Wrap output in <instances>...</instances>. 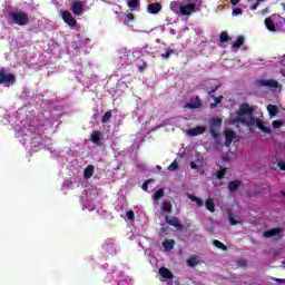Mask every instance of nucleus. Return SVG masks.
Wrapping results in <instances>:
<instances>
[{
	"instance_id": "1",
	"label": "nucleus",
	"mask_w": 285,
	"mask_h": 285,
	"mask_svg": "<svg viewBox=\"0 0 285 285\" xmlns=\"http://www.w3.org/2000/svg\"><path fill=\"white\" fill-rule=\"evenodd\" d=\"M255 115V108H253L250 105L244 102L239 106L238 112H237V121H240V124H245L246 126H256L262 132H266V135H271L273 130L269 127H266L264 125V121L261 119H255L253 117Z\"/></svg>"
},
{
	"instance_id": "2",
	"label": "nucleus",
	"mask_w": 285,
	"mask_h": 285,
	"mask_svg": "<svg viewBox=\"0 0 285 285\" xmlns=\"http://www.w3.org/2000/svg\"><path fill=\"white\" fill-rule=\"evenodd\" d=\"M196 0H183V3L178 1L170 2V9L174 14H178L180 17H190V14H195L197 12Z\"/></svg>"
},
{
	"instance_id": "3",
	"label": "nucleus",
	"mask_w": 285,
	"mask_h": 285,
	"mask_svg": "<svg viewBox=\"0 0 285 285\" xmlns=\"http://www.w3.org/2000/svg\"><path fill=\"white\" fill-rule=\"evenodd\" d=\"M11 21L16 23V26H28L30 23V16L23 11L12 12Z\"/></svg>"
},
{
	"instance_id": "4",
	"label": "nucleus",
	"mask_w": 285,
	"mask_h": 285,
	"mask_svg": "<svg viewBox=\"0 0 285 285\" xmlns=\"http://www.w3.org/2000/svg\"><path fill=\"white\" fill-rule=\"evenodd\" d=\"M222 118H213L209 122V132L213 139H219L222 137Z\"/></svg>"
},
{
	"instance_id": "5",
	"label": "nucleus",
	"mask_w": 285,
	"mask_h": 285,
	"mask_svg": "<svg viewBox=\"0 0 285 285\" xmlns=\"http://www.w3.org/2000/svg\"><path fill=\"white\" fill-rule=\"evenodd\" d=\"M17 81V77L13 73H6L4 70H0V83H6L10 87Z\"/></svg>"
},
{
	"instance_id": "6",
	"label": "nucleus",
	"mask_w": 285,
	"mask_h": 285,
	"mask_svg": "<svg viewBox=\"0 0 285 285\" xmlns=\"http://www.w3.org/2000/svg\"><path fill=\"white\" fill-rule=\"evenodd\" d=\"M90 142L95 144L98 148H101L104 146V132L100 130H95L90 135Z\"/></svg>"
},
{
	"instance_id": "7",
	"label": "nucleus",
	"mask_w": 285,
	"mask_h": 285,
	"mask_svg": "<svg viewBox=\"0 0 285 285\" xmlns=\"http://www.w3.org/2000/svg\"><path fill=\"white\" fill-rule=\"evenodd\" d=\"M165 222L169 226H174V228H177V230H184V225L181 224V222H179V218L175 216H166Z\"/></svg>"
},
{
	"instance_id": "8",
	"label": "nucleus",
	"mask_w": 285,
	"mask_h": 285,
	"mask_svg": "<svg viewBox=\"0 0 285 285\" xmlns=\"http://www.w3.org/2000/svg\"><path fill=\"white\" fill-rule=\"evenodd\" d=\"M62 20L65 21V23H67V26H70L71 28H75V26H77V19H75V17H72V13H70L69 11H62Z\"/></svg>"
},
{
	"instance_id": "9",
	"label": "nucleus",
	"mask_w": 285,
	"mask_h": 285,
	"mask_svg": "<svg viewBox=\"0 0 285 285\" xmlns=\"http://www.w3.org/2000/svg\"><path fill=\"white\" fill-rule=\"evenodd\" d=\"M71 11L76 14V17H81V14H83V2L73 1L71 4Z\"/></svg>"
},
{
	"instance_id": "10",
	"label": "nucleus",
	"mask_w": 285,
	"mask_h": 285,
	"mask_svg": "<svg viewBox=\"0 0 285 285\" xmlns=\"http://www.w3.org/2000/svg\"><path fill=\"white\" fill-rule=\"evenodd\" d=\"M204 132H206L205 126H197V127L187 129V135H189V137H198V135H204Z\"/></svg>"
},
{
	"instance_id": "11",
	"label": "nucleus",
	"mask_w": 285,
	"mask_h": 285,
	"mask_svg": "<svg viewBox=\"0 0 285 285\" xmlns=\"http://www.w3.org/2000/svg\"><path fill=\"white\" fill-rule=\"evenodd\" d=\"M233 139H235V131H233V129H225L226 148H230V145L233 144Z\"/></svg>"
},
{
	"instance_id": "12",
	"label": "nucleus",
	"mask_w": 285,
	"mask_h": 285,
	"mask_svg": "<svg viewBox=\"0 0 285 285\" xmlns=\"http://www.w3.org/2000/svg\"><path fill=\"white\" fill-rule=\"evenodd\" d=\"M203 106L202 99L199 96H196L194 102H187L185 108H189V110H197Z\"/></svg>"
},
{
	"instance_id": "13",
	"label": "nucleus",
	"mask_w": 285,
	"mask_h": 285,
	"mask_svg": "<svg viewBox=\"0 0 285 285\" xmlns=\"http://www.w3.org/2000/svg\"><path fill=\"white\" fill-rule=\"evenodd\" d=\"M275 16H269L265 19V26L269 32H277V28H275Z\"/></svg>"
},
{
	"instance_id": "14",
	"label": "nucleus",
	"mask_w": 285,
	"mask_h": 285,
	"mask_svg": "<svg viewBox=\"0 0 285 285\" xmlns=\"http://www.w3.org/2000/svg\"><path fill=\"white\" fill-rule=\"evenodd\" d=\"M148 12H150V14H159V12H161V3L159 2L150 3L148 6Z\"/></svg>"
},
{
	"instance_id": "15",
	"label": "nucleus",
	"mask_w": 285,
	"mask_h": 285,
	"mask_svg": "<svg viewBox=\"0 0 285 285\" xmlns=\"http://www.w3.org/2000/svg\"><path fill=\"white\" fill-rule=\"evenodd\" d=\"M259 86H268L269 88H279L277 80H258Z\"/></svg>"
},
{
	"instance_id": "16",
	"label": "nucleus",
	"mask_w": 285,
	"mask_h": 285,
	"mask_svg": "<svg viewBox=\"0 0 285 285\" xmlns=\"http://www.w3.org/2000/svg\"><path fill=\"white\" fill-rule=\"evenodd\" d=\"M282 233V228H272L269 230L264 232V237L271 238L275 237V235H279Z\"/></svg>"
},
{
	"instance_id": "17",
	"label": "nucleus",
	"mask_w": 285,
	"mask_h": 285,
	"mask_svg": "<svg viewBox=\"0 0 285 285\" xmlns=\"http://www.w3.org/2000/svg\"><path fill=\"white\" fill-rule=\"evenodd\" d=\"M159 275L163 276L164 279H173V273L166 267L159 268Z\"/></svg>"
},
{
	"instance_id": "18",
	"label": "nucleus",
	"mask_w": 285,
	"mask_h": 285,
	"mask_svg": "<svg viewBox=\"0 0 285 285\" xmlns=\"http://www.w3.org/2000/svg\"><path fill=\"white\" fill-rule=\"evenodd\" d=\"M95 175V166L94 165H88L87 168L83 170V177L86 179H90Z\"/></svg>"
},
{
	"instance_id": "19",
	"label": "nucleus",
	"mask_w": 285,
	"mask_h": 285,
	"mask_svg": "<svg viewBox=\"0 0 285 285\" xmlns=\"http://www.w3.org/2000/svg\"><path fill=\"white\" fill-rule=\"evenodd\" d=\"M205 208L209 210V213H215V200L213 198H207L205 202Z\"/></svg>"
},
{
	"instance_id": "20",
	"label": "nucleus",
	"mask_w": 285,
	"mask_h": 285,
	"mask_svg": "<svg viewBox=\"0 0 285 285\" xmlns=\"http://www.w3.org/2000/svg\"><path fill=\"white\" fill-rule=\"evenodd\" d=\"M163 247L165 248V250H173V248H175V240L174 239H165L163 242Z\"/></svg>"
},
{
	"instance_id": "21",
	"label": "nucleus",
	"mask_w": 285,
	"mask_h": 285,
	"mask_svg": "<svg viewBox=\"0 0 285 285\" xmlns=\"http://www.w3.org/2000/svg\"><path fill=\"white\" fill-rule=\"evenodd\" d=\"M239 186H242V181L239 180H230L228 183V189L230 190V193H235V190H237Z\"/></svg>"
},
{
	"instance_id": "22",
	"label": "nucleus",
	"mask_w": 285,
	"mask_h": 285,
	"mask_svg": "<svg viewBox=\"0 0 285 285\" xmlns=\"http://www.w3.org/2000/svg\"><path fill=\"white\" fill-rule=\"evenodd\" d=\"M267 110L269 112V117H276L277 112H279V108L275 105H268Z\"/></svg>"
},
{
	"instance_id": "23",
	"label": "nucleus",
	"mask_w": 285,
	"mask_h": 285,
	"mask_svg": "<svg viewBox=\"0 0 285 285\" xmlns=\"http://www.w3.org/2000/svg\"><path fill=\"white\" fill-rule=\"evenodd\" d=\"M188 197L196 203L197 206L202 207L204 206V200H202V198L193 195V194H189Z\"/></svg>"
},
{
	"instance_id": "24",
	"label": "nucleus",
	"mask_w": 285,
	"mask_h": 285,
	"mask_svg": "<svg viewBox=\"0 0 285 285\" xmlns=\"http://www.w3.org/2000/svg\"><path fill=\"white\" fill-rule=\"evenodd\" d=\"M244 36H238L237 41H235L232 46L233 48H242L244 46Z\"/></svg>"
},
{
	"instance_id": "25",
	"label": "nucleus",
	"mask_w": 285,
	"mask_h": 285,
	"mask_svg": "<svg viewBox=\"0 0 285 285\" xmlns=\"http://www.w3.org/2000/svg\"><path fill=\"white\" fill-rule=\"evenodd\" d=\"M219 37H220V43H227V41H230V37L226 31H223Z\"/></svg>"
},
{
	"instance_id": "26",
	"label": "nucleus",
	"mask_w": 285,
	"mask_h": 285,
	"mask_svg": "<svg viewBox=\"0 0 285 285\" xmlns=\"http://www.w3.org/2000/svg\"><path fill=\"white\" fill-rule=\"evenodd\" d=\"M214 246H216V248H219L220 250H228V247L217 239L214 240Z\"/></svg>"
},
{
	"instance_id": "27",
	"label": "nucleus",
	"mask_w": 285,
	"mask_h": 285,
	"mask_svg": "<svg viewBox=\"0 0 285 285\" xmlns=\"http://www.w3.org/2000/svg\"><path fill=\"white\" fill-rule=\"evenodd\" d=\"M111 117H112V111H106L105 115L102 116L101 122L108 124Z\"/></svg>"
},
{
	"instance_id": "28",
	"label": "nucleus",
	"mask_w": 285,
	"mask_h": 285,
	"mask_svg": "<svg viewBox=\"0 0 285 285\" xmlns=\"http://www.w3.org/2000/svg\"><path fill=\"white\" fill-rule=\"evenodd\" d=\"M197 257L191 256L187 259V265L190 266L191 268H195L197 266Z\"/></svg>"
},
{
	"instance_id": "29",
	"label": "nucleus",
	"mask_w": 285,
	"mask_h": 285,
	"mask_svg": "<svg viewBox=\"0 0 285 285\" xmlns=\"http://www.w3.org/2000/svg\"><path fill=\"white\" fill-rule=\"evenodd\" d=\"M170 55H175V50L168 48L165 53H161V59H170Z\"/></svg>"
},
{
	"instance_id": "30",
	"label": "nucleus",
	"mask_w": 285,
	"mask_h": 285,
	"mask_svg": "<svg viewBox=\"0 0 285 285\" xmlns=\"http://www.w3.org/2000/svg\"><path fill=\"white\" fill-rule=\"evenodd\" d=\"M179 168V164L177 163V160H174L167 168V170H169L170 173H175V170Z\"/></svg>"
},
{
	"instance_id": "31",
	"label": "nucleus",
	"mask_w": 285,
	"mask_h": 285,
	"mask_svg": "<svg viewBox=\"0 0 285 285\" xmlns=\"http://www.w3.org/2000/svg\"><path fill=\"white\" fill-rule=\"evenodd\" d=\"M225 175H226V167H220L216 174V177L217 179H224Z\"/></svg>"
},
{
	"instance_id": "32",
	"label": "nucleus",
	"mask_w": 285,
	"mask_h": 285,
	"mask_svg": "<svg viewBox=\"0 0 285 285\" xmlns=\"http://www.w3.org/2000/svg\"><path fill=\"white\" fill-rule=\"evenodd\" d=\"M228 219H229L230 226H237V224H239V217L238 219H236L235 217H233V214L228 215Z\"/></svg>"
},
{
	"instance_id": "33",
	"label": "nucleus",
	"mask_w": 285,
	"mask_h": 285,
	"mask_svg": "<svg viewBox=\"0 0 285 285\" xmlns=\"http://www.w3.org/2000/svg\"><path fill=\"white\" fill-rule=\"evenodd\" d=\"M164 196V189H158L155 194H154V202H159V198Z\"/></svg>"
},
{
	"instance_id": "34",
	"label": "nucleus",
	"mask_w": 285,
	"mask_h": 285,
	"mask_svg": "<svg viewBox=\"0 0 285 285\" xmlns=\"http://www.w3.org/2000/svg\"><path fill=\"white\" fill-rule=\"evenodd\" d=\"M272 126H273L274 130H277L278 128H281L282 126H284V121H282V120H274V121L272 122Z\"/></svg>"
},
{
	"instance_id": "35",
	"label": "nucleus",
	"mask_w": 285,
	"mask_h": 285,
	"mask_svg": "<svg viewBox=\"0 0 285 285\" xmlns=\"http://www.w3.org/2000/svg\"><path fill=\"white\" fill-rule=\"evenodd\" d=\"M127 6L128 8H137L139 6V0H129Z\"/></svg>"
},
{
	"instance_id": "36",
	"label": "nucleus",
	"mask_w": 285,
	"mask_h": 285,
	"mask_svg": "<svg viewBox=\"0 0 285 285\" xmlns=\"http://www.w3.org/2000/svg\"><path fill=\"white\" fill-rule=\"evenodd\" d=\"M163 210L165 212V213H170V210H173V207L170 206V203H164V205H163Z\"/></svg>"
},
{
	"instance_id": "37",
	"label": "nucleus",
	"mask_w": 285,
	"mask_h": 285,
	"mask_svg": "<svg viewBox=\"0 0 285 285\" xmlns=\"http://www.w3.org/2000/svg\"><path fill=\"white\" fill-rule=\"evenodd\" d=\"M265 1L266 0H257L256 3L249 7V10H257V8L259 7V3H264Z\"/></svg>"
},
{
	"instance_id": "38",
	"label": "nucleus",
	"mask_w": 285,
	"mask_h": 285,
	"mask_svg": "<svg viewBox=\"0 0 285 285\" xmlns=\"http://www.w3.org/2000/svg\"><path fill=\"white\" fill-rule=\"evenodd\" d=\"M126 216H127V219H129V222H135V212L128 210Z\"/></svg>"
},
{
	"instance_id": "39",
	"label": "nucleus",
	"mask_w": 285,
	"mask_h": 285,
	"mask_svg": "<svg viewBox=\"0 0 285 285\" xmlns=\"http://www.w3.org/2000/svg\"><path fill=\"white\" fill-rule=\"evenodd\" d=\"M238 266H240L242 268H246V266H248V262L244 258L239 259L237 262Z\"/></svg>"
},
{
	"instance_id": "40",
	"label": "nucleus",
	"mask_w": 285,
	"mask_h": 285,
	"mask_svg": "<svg viewBox=\"0 0 285 285\" xmlns=\"http://www.w3.org/2000/svg\"><path fill=\"white\" fill-rule=\"evenodd\" d=\"M148 68V65L146 62H141V65H138L139 72H144Z\"/></svg>"
},
{
	"instance_id": "41",
	"label": "nucleus",
	"mask_w": 285,
	"mask_h": 285,
	"mask_svg": "<svg viewBox=\"0 0 285 285\" xmlns=\"http://www.w3.org/2000/svg\"><path fill=\"white\" fill-rule=\"evenodd\" d=\"M212 99H214L216 105L222 104V99H224V96H219V97L212 96Z\"/></svg>"
},
{
	"instance_id": "42",
	"label": "nucleus",
	"mask_w": 285,
	"mask_h": 285,
	"mask_svg": "<svg viewBox=\"0 0 285 285\" xmlns=\"http://www.w3.org/2000/svg\"><path fill=\"white\" fill-rule=\"evenodd\" d=\"M232 14H233V17H237V14H242V9L240 8L234 9Z\"/></svg>"
},
{
	"instance_id": "43",
	"label": "nucleus",
	"mask_w": 285,
	"mask_h": 285,
	"mask_svg": "<svg viewBox=\"0 0 285 285\" xmlns=\"http://www.w3.org/2000/svg\"><path fill=\"white\" fill-rule=\"evenodd\" d=\"M150 181H153V180H151V179H148V180H146V181L142 184V190L148 191V184H150Z\"/></svg>"
},
{
	"instance_id": "44",
	"label": "nucleus",
	"mask_w": 285,
	"mask_h": 285,
	"mask_svg": "<svg viewBox=\"0 0 285 285\" xmlns=\"http://www.w3.org/2000/svg\"><path fill=\"white\" fill-rule=\"evenodd\" d=\"M126 20H127V21H135V14L128 13V14L126 16Z\"/></svg>"
},
{
	"instance_id": "45",
	"label": "nucleus",
	"mask_w": 285,
	"mask_h": 285,
	"mask_svg": "<svg viewBox=\"0 0 285 285\" xmlns=\"http://www.w3.org/2000/svg\"><path fill=\"white\" fill-rule=\"evenodd\" d=\"M274 281L276 282V284H285V279L282 278H275Z\"/></svg>"
},
{
	"instance_id": "46",
	"label": "nucleus",
	"mask_w": 285,
	"mask_h": 285,
	"mask_svg": "<svg viewBox=\"0 0 285 285\" xmlns=\"http://www.w3.org/2000/svg\"><path fill=\"white\" fill-rule=\"evenodd\" d=\"M189 166L193 170H196L197 168V164L195 161H191Z\"/></svg>"
},
{
	"instance_id": "47",
	"label": "nucleus",
	"mask_w": 285,
	"mask_h": 285,
	"mask_svg": "<svg viewBox=\"0 0 285 285\" xmlns=\"http://www.w3.org/2000/svg\"><path fill=\"white\" fill-rule=\"evenodd\" d=\"M209 108H210V110L217 108V102H212V104L209 105Z\"/></svg>"
},
{
	"instance_id": "48",
	"label": "nucleus",
	"mask_w": 285,
	"mask_h": 285,
	"mask_svg": "<svg viewBox=\"0 0 285 285\" xmlns=\"http://www.w3.org/2000/svg\"><path fill=\"white\" fill-rule=\"evenodd\" d=\"M278 166H279L281 170H285V163H279Z\"/></svg>"
},
{
	"instance_id": "49",
	"label": "nucleus",
	"mask_w": 285,
	"mask_h": 285,
	"mask_svg": "<svg viewBox=\"0 0 285 285\" xmlns=\"http://www.w3.org/2000/svg\"><path fill=\"white\" fill-rule=\"evenodd\" d=\"M232 6H237L239 3V0H230Z\"/></svg>"
},
{
	"instance_id": "50",
	"label": "nucleus",
	"mask_w": 285,
	"mask_h": 285,
	"mask_svg": "<svg viewBox=\"0 0 285 285\" xmlns=\"http://www.w3.org/2000/svg\"><path fill=\"white\" fill-rule=\"evenodd\" d=\"M213 92H217V87L208 91L209 95H213Z\"/></svg>"
},
{
	"instance_id": "51",
	"label": "nucleus",
	"mask_w": 285,
	"mask_h": 285,
	"mask_svg": "<svg viewBox=\"0 0 285 285\" xmlns=\"http://www.w3.org/2000/svg\"><path fill=\"white\" fill-rule=\"evenodd\" d=\"M284 10H285V3H283Z\"/></svg>"
}]
</instances>
